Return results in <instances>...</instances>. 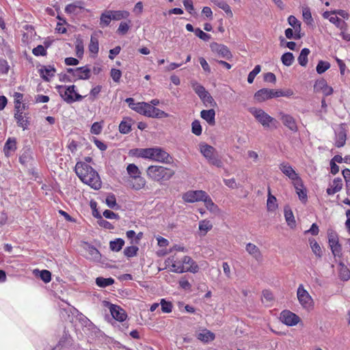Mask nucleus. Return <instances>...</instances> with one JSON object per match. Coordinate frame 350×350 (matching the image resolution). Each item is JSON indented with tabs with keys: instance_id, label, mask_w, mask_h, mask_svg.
<instances>
[{
	"instance_id": "nucleus-1",
	"label": "nucleus",
	"mask_w": 350,
	"mask_h": 350,
	"mask_svg": "<svg viewBox=\"0 0 350 350\" xmlns=\"http://www.w3.org/2000/svg\"><path fill=\"white\" fill-rule=\"evenodd\" d=\"M133 154L137 157L150 159L162 163H170L172 158L163 149L159 147L148 148H136Z\"/></svg>"
},
{
	"instance_id": "nucleus-2",
	"label": "nucleus",
	"mask_w": 350,
	"mask_h": 350,
	"mask_svg": "<svg viewBox=\"0 0 350 350\" xmlns=\"http://www.w3.org/2000/svg\"><path fill=\"white\" fill-rule=\"evenodd\" d=\"M249 111L265 129H273L277 128L278 121L264 110L259 108L250 107Z\"/></svg>"
},
{
	"instance_id": "nucleus-3",
	"label": "nucleus",
	"mask_w": 350,
	"mask_h": 350,
	"mask_svg": "<svg viewBox=\"0 0 350 350\" xmlns=\"http://www.w3.org/2000/svg\"><path fill=\"white\" fill-rule=\"evenodd\" d=\"M297 296L299 304L304 308L306 310L312 308L314 305L313 299L308 292L304 288L303 284L299 285L297 290Z\"/></svg>"
},
{
	"instance_id": "nucleus-4",
	"label": "nucleus",
	"mask_w": 350,
	"mask_h": 350,
	"mask_svg": "<svg viewBox=\"0 0 350 350\" xmlns=\"http://www.w3.org/2000/svg\"><path fill=\"white\" fill-rule=\"evenodd\" d=\"M291 178L292 183L295 187V192L298 196L299 200L306 204L308 201V191L304 186L303 180L300 176H288Z\"/></svg>"
},
{
	"instance_id": "nucleus-5",
	"label": "nucleus",
	"mask_w": 350,
	"mask_h": 350,
	"mask_svg": "<svg viewBox=\"0 0 350 350\" xmlns=\"http://www.w3.org/2000/svg\"><path fill=\"white\" fill-rule=\"evenodd\" d=\"M208 193L203 190H189L183 195V200L187 203L203 202Z\"/></svg>"
},
{
	"instance_id": "nucleus-6",
	"label": "nucleus",
	"mask_w": 350,
	"mask_h": 350,
	"mask_svg": "<svg viewBox=\"0 0 350 350\" xmlns=\"http://www.w3.org/2000/svg\"><path fill=\"white\" fill-rule=\"evenodd\" d=\"M335 146L341 148L345 146L347 140V124L342 123L334 129Z\"/></svg>"
},
{
	"instance_id": "nucleus-7",
	"label": "nucleus",
	"mask_w": 350,
	"mask_h": 350,
	"mask_svg": "<svg viewBox=\"0 0 350 350\" xmlns=\"http://www.w3.org/2000/svg\"><path fill=\"white\" fill-rule=\"evenodd\" d=\"M165 264L167 266L170 265L172 267L170 269L172 272L177 273H185L182 257L179 258L176 255L170 256L165 260Z\"/></svg>"
},
{
	"instance_id": "nucleus-8",
	"label": "nucleus",
	"mask_w": 350,
	"mask_h": 350,
	"mask_svg": "<svg viewBox=\"0 0 350 350\" xmlns=\"http://www.w3.org/2000/svg\"><path fill=\"white\" fill-rule=\"evenodd\" d=\"M122 181L126 186L135 190L142 189L146 185L143 176H122Z\"/></svg>"
},
{
	"instance_id": "nucleus-9",
	"label": "nucleus",
	"mask_w": 350,
	"mask_h": 350,
	"mask_svg": "<svg viewBox=\"0 0 350 350\" xmlns=\"http://www.w3.org/2000/svg\"><path fill=\"white\" fill-rule=\"evenodd\" d=\"M299 320V317L296 314L287 310H283L280 315V321L287 326L296 325Z\"/></svg>"
},
{
	"instance_id": "nucleus-10",
	"label": "nucleus",
	"mask_w": 350,
	"mask_h": 350,
	"mask_svg": "<svg viewBox=\"0 0 350 350\" xmlns=\"http://www.w3.org/2000/svg\"><path fill=\"white\" fill-rule=\"evenodd\" d=\"M58 92L61 97L68 103H72L75 102L73 93H75V85H72L69 86L58 85L57 86Z\"/></svg>"
},
{
	"instance_id": "nucleus-11",
	"label": "nucleus",
	"mask_w": 350,
	"mask_h": 350,
	"mask_svg": "<svg viewBox=\"0 0 350 350\" xmlns=\"http://www.w3.org/2000/svg\"><path fill=\"white\" fill-rule=\"evenodd\" d=\"M200 152L203 156L209 161L211 163L216 165L219 161L215 156V149L206 144H202L200 145Z\"/></svg>"
},
{
	"instance_id": "nucleus-12",
	"label": "nucleus",
	"mask_w": 350,
	"mask_h": 350,
	"mask_svg": "<svg viewBox=\"0 0 350 350\" xmlns=\"http://www.w3.org/2000/svg\"><path fill=\"white\" fill-rule=\"evenodd\" d=\"M109 309L112 317L116 321L123 323L127 318V314L125 310L120 306L108 303Z\"/></svg>"
},
{
	"instance_id": "nucleus-13",
	"label": "nucleus",
	"mask_w": 350,
	"mask_h": 350,
	"mask_svg": "<svg viewBox=\"0 0 350 350\" xmlns=\"http://www.w3.org/2000/svg\"><path fill=\"white\" fill-rule=\"evenodd\" d=\"M67 72L71 74L75 79H88L90 77V69L88 66L77 68H67Z\"/></svg>"
},
{
	"instance_id": "nucleus-14",
	"label": "nucleus",
	"mask_w": 350,
	"mask_h": 350,
	"mask_svg": "<svg viewBox=\"0 0 350 350\" xmlns=\"http://www.w3.org/2000/svg\"><path fill=\"white\" fill-rule=\"evenodd\" d=\"M210 47L211 51L220 57L230 59L232 56L228 48L224 44L213 42Z\"/></svg>"
},
{
	"instance_id": "nucleus-15",
	"label": "nucleus",
	"mask_w": 350,
	"mask_h": 350,
	"mask_svg": "<svg viewBox=\"0 0 350 350\" xmlns=\"http://www.w3.org/2000/svg\"><path fill=\"white\" fill-rule=\"evenodd\" d=\"M76 175H98V174L85 162H77L75 165Z\"/></svg>"
},
{
	"instance_id": "nucleus-16",
	"label": "nucleus",
	"mask_w": 350,
	"mask_h": 350,
	"mask_svg": "<svg viewBox=\"0 0 350 350\" xmlns=\"http://www.w3.org/2000/svg\"><path fill=\"white\" fill-rule=\"evenodd\" d=\"M182 262L183 263L185 272L196 273L198 271L199 267L191 257L184 256L182 257Z\"/></svg>"
},
{
	"instance_id": "nucleus-17",
	"label": "nucleus",
	"mask_w": 350,
	"mask_h": 350,
	"mask_svg": "<svg viewBox=\"0 0 350 350\" xmlns=\"http://www.w3.org/2000/svg\"><path fill=\"white\" fill-rule=\"evenodd\" d=\"M81 182L90 186L92 189L98 190L101 187L100 176H78Z\"/></svg>"
},
{
	"instance_id": "nucleus-18",
	"label": "nucleus",
	"mask_w": 350,
	"mask_h": 350,
	"mask_svg": "<svg viewBox=\"0 0 350 350\" xmlns=\"http://www.w3.org/2000/svg\"><path fill=\"white\" fill-rule=\"evenodd\" d=\"M55 67L51 65L43 66L39 69L40 77L46 81H49L55 76Z\"/></svg>"
},
{
	"instance_id": "nucleus-19",
	"label": "nucleus",
	"mask_w": 350,
	"mask_h": 350,
	"mask_svg": "<svg viewBox=\"0 0 350 350\" xmlns=\"http://www.w3.org/2000/svg\"><path fill=\"white\" fill-rule=\"evenodd\" d=\"M342 188V180L340 177L334 179L332 183H329V187L326 189V193L329 196H332L336 193L340 191Z\"/></svg>"
},
{
	"instance_id": "nucleus-20",
	"label": "nucleus",
	"mask_w": 350,
	"mask_h": 350,
	"mask_svg": "<svg viewBox=\"0 0 350 350\" xmlns=\"http://www.w3.org/2000/svg\"><path fill=\"white\" fill-rule=\"evenodd\" d=\"M85 245L86 247L85 250L88 254L87 258L92 260L94 261H100L101 258V254L98 249H96L94 245L85 242Z\"/></svg>"
},
{
	"instance_id": "nucleus-21",
	"label": "nucleus",
	"mask_w": 350,
	"mask_h": 350,
	"mask_svg": "<svg viewBox=\"0 0 350 350\" xmlns=\"http://www.w3.org/2000/svg\"><path fill=\"white\" fill-rule=\"evenodd\" d=\"M148 175H173L171 170L160 165H151L147 170Z\"/></svg>"
},
{
	"instance_id": "nucleus-22",
	"label": "nucleus",
	"mask_w": 350,
	"mask_h": 350,
	"mask_svg": "<svg viewBox=\"0 0 350 350\" xmlns=\"http://www.w3.org/2000/svg\"><path fill=\"white\" fill-rule=\"evenodd\" d=\"M280 116L281 120L282 121L284 126L288 127L293 132H296L297 131V126L295 120L293 116L283 113H280Z\"/></svg>"
},
{
	"instance_id": "nucleus-23",
	"label": "nucleus",
	"mask_w": 350,
	"mask_h": 350,
	"mask_svg": "<svg viewBox=\"0 0 350 350\" xmlns=\"http://www.w3.org/2000/svg\"><path fill=\"white\" fill-rule=\"evenodd\" d=\"M14 118L18 126L23 128L24 131L28 129L29 125V118L23 115V111H16Z\"/></svg>"
},
{
	"instance_id": "nucleus-24",
	"label": "nucleus",
	"mask_w": 350,
	"mask_h": 350,
	"mask_svg": "<svg viewBox=\"0 0 350 350\" xmlns=\"http://www.w3.org/2000/svg\"><path fill=\"white\" fill-rule=\"evenodd\" d=\"M197 338L204 343H209L215 338V334L211 331L204 328L198 334Z\"/></svg>"
},
{
	"instance_id": "nucleus-25",
	"label": "nucleus",
	"mask_w": 350,
	"mask_h": 350,
	"mask_svg": "<svg viewBox=\"0 0 350 350\" xmlns=\"http://www.w3.org/2000/svg\"><path fill=\"white\" fill-rule=\"evenodd\" d=\"M16 139L14 137H9L3 147V152L6 157H10L16 150Z\"/></svg>"
},
{
	"instance_id": "nucleus-26",
	"label": "nucleus",
	"mask_w": 350,
	"mask_h": 350,
	"mask_svg": "<svg viewBox=\"0 0 350 350\" xmlns=\"http://www.w3.org/2000/svg\"><path fill=\"white\" fill-rule=\"evenodd\" d=\"M272 89L262 88L257 91L254 94V98L258 102H263L271 98Z\"/></svg>"
},
{
	"instance_id": "nucleus-27",
	"label": "nucleus",
	"mask_w": 350,
	"mask_h": 350,
	"mask_svg": "<svg viewBox=\"0 0 350 350\" xmlns=\"http://www.w3.org/2000/svg\"><path fill=\"white\" fill-rule=\"evenodd\" d=\"M33 161V152L29 148L24 150L19 157L20 163L25 166L31 165Z\"/></svg>"
},
{
	"instance_id": "nucleus-28",
	"label": "nucleus",
	"mask_w": 350,
	"mask_h": 350,
	"mask_svg": "<svg viewBox=\"0 0 350 350\" xmlns=\"http://www.w3.org/2000/svg\"><path fill=\"white\" fill-rule=\"evenodd\" d=\"M77 319L81 323L83 329H86L88 331H93L96 329L94 324L82 313L77 314Z\"/></svg>"
},
{
	"instance_id": "nucleus-29",
	"label": "nucleus",
	"mask_w": 350,
	"mask_h": 350,
	"mask_svg": "<svg viewBox=\"0 0 350 350\" xmlns=\"http://www.w3.org/2000/svg\"><path fill=\"white\" fill-rule=\"evenodd\" d=\"M200 116L202 119L206 121V122L213 126L215 124V111L214 109H211L208 110H202L200 112Z\"/></svg>"
},
{
	"instance_id": "nucleus-30",
	"label": "nucleus",
	"mask_w": 350,
	"mask_h": 350,
	"mask_svg": "<svg viewBox=\"0 0 350 350\" xmlns=\"http://www.w3.org/2000/svg\"><path fill=\"white\" fill-rule=\"evenodd\" d=\"M246 251L252 255L256 260L260 261L262 259V254L259 248L253 243H248L245 247Z\"/></svg>"
},
{
	"instance_id": "nucleus-31",
	"label": "nucleus",
	"mask_w": 350,
	"mask_h": 350,
	"mask_svg": "<svg viewBox=\"0 0 350 350\" xmlns=\"http://www.w3.org/2000/svg\"><path fill=\"white\" fill-rule=\"evenodd\" d=\"M132 119L124 118L119 124V131L122 134H127L131 131Z\"/></svg>"
},
{
	"instance_id": "nucleus-32",
	"label": "nucleus",
	"mask_w": 350,
	"mask_h": 350,
	"mask_svg": "<svg viewBox=\"0 0 350 350\" xmlns=\"http://www.w3.org/2000/svg\"><path fill=\"white\" fill-rule=\"evenodd\" d=\"M83 8L84 3L81 1H77L68 4L65 8V12L68 14H75L77 9L82 10Z\"/></svg>"
},
{
	"instance_id": "nucleus-33",
	"label": "nucleus",
	"mask_w": 350,
	"mask_h": 350,
	"mask_svg": "<svg viewBox=\"0 0 350 350\" xmlns=\"http://www.w3.org/2000/svg\"><path fill=\"white\" fill-rule=\"evenodd\" d=\"M284 217L287 225L290 228H293L295 226L296 221L293 213L288 206L284 208Z\"/></svg>"
},
{
	"instance_id": "nucleus-34",
	"label": "nucleus",
	"mask_w": 350,
	"mask_h": 350,
	"mask_svg": "<svg viewBox=\"0 0 350 350\" xmlns=\"http://www.w3.org/2000/svg\"><path fill=\"white\" fill-rule=\"evenodd\" d=\"M115 282V280L111 278H103V277H97L95 280L96 284L100 288H106L109 286L113 284Z\"/></svg>"
},
{
	"instance_id": "nucleus-35",
	"label": "nucleus",
	"mask_w": 350,
	"mask_h": 350,
	"mask_svg": "<svg viewBox=\"0 0 350 350\" xmlns=\"http://www.w3.org/2000/svg\"><path fill=\"white\" fill-rule=\"evenodd\" d=\"M124 240L122 238H117L109 242V248L111 251L118 252H120L124 245Z\"/></svg>"
},
{
	"instance_id": "nucleus-36",
	"label": "nucleus",
	"mask_w": 350,
	"mask_h": 350,
	"mask_svg": "<svg viewBox=\"0 0 350 350\" xmlns=\"http://www.w3.org/2000/svg\"><path fill=\"white\" fill-rule=\"evenodd\" d=\"M213 225L209 220L203 219L199 222V230L200 231V236H204L206 234L212 229Z\"/></svg>"
},
{
	"instance_id": "nucleus-37",
	"label": "nucleus",
	"mask_w": 350,
	"mask_h": 350,
	"mask_svg": "<svg viewBox=\"0 0 350 350\" xmlns=\"http://www.w3.org/2000/svg\"><path fill=\"white\" fill-rule=\"evenodd\" d=\"M14 98V103H15V111H24L25 109V105H22V99L23 98V94L19 92H14L13 95Z\"/></svg>"
},
{
	"instance_id": "nucleus-38",
	"label": "nucleus",
	"mask_w": 350,
	"mask_h": 350,
	"mask_svg": "<svg viewBox=\"0 0 350 350\" xmlns=\"http://www.w3.org/2000/svg\"><path fill=\"white\" fill-rule=\"evenodd\" d=\"M213 3L219 8L221 9L222 10H224L228 16L232 17L233 16V14H232V12L231 10V8H230V5L226 2H225L224 1H222V0H215L213 1Z\"/></svg>"
},
{
	"instance_id": "nucleus-39",
	"label": "nucleus",
	"mask_w": 350,
	"mask_h": 350,
	"mask_svg": "<svg viewBox=\"0 0 350 350\" xmlns=\"http://www.w3.org/2000/svg\"><path fill=\"white\" fill-rule=\"evenodd\" d=\"M203 202L205 206L210 212L216 213L219 211L218 206L213 202L208 194L206 195Z\"/></svg>"
},
{
	"instance_id": "nucleus-40",
	"label": "nucleus",
	"mask_w": 350,
	"mask_h": 350,
	"mask_svg": "<svg viewBox=\"0 0 350 350\" xmlns=\"http://www.w3.org/2000/svg\"><path fill=\"white\" fill-rule=\"evenodd\" d=\"M105 203L110 208L118 210L120 206L117 204L116 198L113 193H109L105 198Z\"/></svg>"
},
{
	"instance_id": "nucleus-41",
	"label": "nucleus",
	"mask_w": 350,
	"mask_h": 350,
	"mask_svg": "<svg viewBox=\"0 0 350 350\" xmlns=\"http://www.w3.org/2000/svg\"><path fill=\"white\" fill-rule=\"evenodd\" d=\"M191 87L196 94L200 98H202L205 94L208 92L206 90L204 86L198 83L196 81H192L191 82Z\"/></svg>"
},
{
	"instance_id": "nucleus-42",
	"label": "nucleus",
	"mask_w": 350,
	"mask_h": 350,
	"mask_svg": "<svg viewBox=\"0 0 350 350\" xmlns=\"http://www.w3.org/2000/svg\"><path fill=\"white\" fill-rule=\"evenodd\" d=\"M310 52V50L307 48H304L301 51L299 55L297 58V61L301 66H306L307 65L308 56Z\"/></svg>"
},
{
	"instance_id": "nucleus-43",
	"label": "nucleus",
	"mask_w": 350,
	"mask_h": 350,
	"mask_svg": "<svg viewBox=\"0 0 350 350\" xmlns=\"http://www.w3.org/2000/svg\"><path fill=\"white\" fill-rule=\"evenodd\" d=\"M160 306L161 311L163 313H170L173 309V304L172 301L167 300L165 298H162L160 300Z\"/></svg>"
},
{
	"instance_id": "nucleus-44",
	"label": "nucleus",
	"mask_w": 350,
	"mask_h": 350,
	"mask_svg": "<svg viewBox=\"0 0 350 350\" xmlns=\"http://www.w3.org/2000/svg\"><path fill=\"white\" fill-rule=\"evenodd\" d=\"M113 20L111 10L103 12L100 15V21L102 27H107L109 25L111 21Z\"/></svg>"
},
{
	"instance_id": "nucleus-45",
	"label": "nucleus",
	"mask_w": 350,
	"mask_h": 350,
	"mask_svg": "<svg viewBox=\"0 0 350 350\" xmlns=\"http://www.w3.org/2000/svg\"><path fill=\"white\" fill-rule=\"evenodd\" d=\"M111 13L112 15L113 20L115 21H120L121 19L127 18L130 15V13L126 10H111Z\"/></svg>"
},
{
	"instance_id": "nucleus-46",
	"label": "nucleus",
	"mask_w": 350,
	"mask_h": 350,
	"mask_svg": "<svg viewBox=\"0 0 350 350\" xmlns=\"http://www.w3.org/2000/svg\"><path fill=\"white\" fill-rule=\"evenodd\" d=\"M267 207L268 211H274L278 207L276 204V198L271 193L269 189L268 190Z\"/></svg>"
},
{
	"instance_id": "nucleus-47",
	"label": "nucleus",
	"mask_w": 350,
	"mask_h": 350,
	"mask_svg": "<svg viewBox=\"0 0 350 350\" xmlns=\"http://www.w3.org/2000/svg\"><path fill=\"white\" fill-rule=\"evenodd\" d=\"M329 22L335 25L340 30H347V24L338 16H331Z\"/></svg>"
},
{
	"instance_id": "nucleus-48",
	"label": "nucleus",
	"mask_w": 350,
	"mask_h": 350,
	"mask_svg": "<svg viewBox=\"0 0 350 350\" xmlns=\"http://www.w3.org/2000/svg\"><path fill=\"white\" fill-rule=\"evenodd\" d=\"M312 252L319 258L322 256V250L320 245L314 239H309Z\"/></svg>"
},
{
	"instance_id": "nucleus-49",
	"label": "nucleus",
	"mask_w": 350,
	"mask_h": 350,
	"mask_svg": "<svg viewBox=\"0 0 350 350\" xmlns=\"http://www.w3.org/2000/svg\"><path fill=\"white\" fill-rule=\"evenodd\" d=\"M37 271L38 275H37L44 283H49L51 280V273L46 269H42L39 271L38 269L34 271Z\"/></svg>"
},
{
	"instance_id": "nucleus-50",
	"label": "nucleus",
	"mask_w": 350,
	"mask_h": 350,
	"mask_svg": "<svg viewBox=\"0 0 350 350\" xmlns=\"http://www.w3.org/2000/svg\"><path fill=\"white\" fill-rule=\"evenodd\" d=\"M329 246L334 257L340 258L342 256V245L339 242L330 244Z\"/></svg>"
},
{
	"instance_id": "nucleus-51",
	"label": "nucleus",
	"mask_w": 350,
	"mask_h": 350,
	"mask_svg": "<svg viewBox=\"0 0 350 350\" xmlns=\"http://www.w3.org/2000/svg\"><path fill=\"white\" fill-rule=\"evenodd\" d=\"M294 56L292 53L286 52L281 57V61L284 66H290L294 62Z\"/></svg>"
},
{
	"instance_id": "nucleus-52",
	"label": "nucleus",
	"mask_w": 350,
	"mask_h": 350,
	"mask_svg": "<svg viewBox=\"0 0 350 350\" xmlns=\"http://www.w3.org/2000/svg\"><path fill=\"white\" fill-rule=\"evenodd\" d=\"M138 251L139 247L136 245L128 246L124 248V254L127 258H132L137 256Z\"/></svg>"
},
{
	"instance_id": "nucleus-53",
	"label": "nucleus",
	"mask_w": 350,
	"mask_h": 350,
	"mask_svg": "<svg viewBox=\"0 0 350 350\" xmlns=\"http://www.w3.org/2000/svg\"><path fill=\"white\" fill-rule=\"evenodd\" d=\"M89 50L91 53L94 54H97L99 50L98 40L96 37L93 36H92L90 38Z\"/></svg>"
},
{
	"instance_id": "nucleus-54",
	"label": "nucleus",
	"mask_w": 350,
	"mask_h": 350,
	"mask_svg": "<svg viewBox=\"0 0 350 350\" xmlns=\"http://www.w3.org/2000/svg\"><path fill=\"white\" fill-rule=\"evenodd\" d=\"M330 68V64L327 62L320 60L317 66L316 70L318 74L321 75L324 73Z\"/></svg>"
},
{
	"instance_id": "nucleus-55",
	"label": "nucleus",
	"mask_w": 350,
	"mask_h": 350,
	"mask_svg": "<svg viewBox=\"0 0 350 350\" xmlns=\"http://www.w3.org/2000/svg\"><path fill=\"white\" fill-rule=\"evenodd\" d=\"M288 24L292 26L295 32H300L301 30V23L299 22V21L294 16H290L288 18Z\"/></svg>"
},
{
	"instance_id": "nucleus-56",
	"label": "nucleus",
	"mask_w": 350,
	"mask_h": 350,
	"mask_svg": "<svg viewBox=\"0 0 350 350\" xmlns=\"http://www.w3.org/2000/svg\"><path fill=\"white\" fill-rule=\"evenodd\" d=\"M302 16H303L304 21L308 25H312V24L313 19H312V14H311V12H310V10L309 8H308V7L303 8Z\"/></svg>"
},
{
	"instance_id": "nucleus-57",
	"label": "nucleus",
	"mask_w": 350,
	"mask_h": 350,
	"mask_svg": "<svg viewBox=\"0 0 350 350\" xmlns=\"http://www.w3.org/2000/svg\"><path fill=\"white\" fill-rule=\"evenodd\" d=\"M280 169L284 175H297L288 163H282Z\"/></svg>"
},
{
	"instance_id": "nucleus-58",
	"label": "nucleus",
	"mask_w": 350,
	"mask_h": 350,
	"mask_svg": "<svg viewBox=\"0 0 350 350\" xmlns=\"http://www.w3.org/2000/svg\"><path fill=\"white\" fill-rule=\"evenodd\" d=\"M327 239L329 245L339 242L338 235L337 232L333 230H328Z\"/></svg>"
},
{
	"instance_id": "nucleus-59",
	"label": "nucleus",
	"mask_w": 350,
	"mask_h": 350,
	"mask_svg": "<svg viewBox=\"0 0 350 350\" xmlns=\"http://www.w3.org/2000/svg\"><path fill=\"white\" fill-rule=\"evenodd\" d=\"M152 118H168L169 114L162 110H161L159 108H157L154 107V109H152Z\"/></svg>"
},
{
	"instance_id": "nucleus-60",
	"label": "nucleus",
	"mask_w": 350,
	"mask_h": 350,
	"mask_svg": "<svg viewBox=\"0 0 350 350\" xmlns=\"http://www.w3.org/2000/svg\"><path fill=\"white\" fill-rule=\"evenodd\" d=\"M191 131L197 136H199L202 134V129L200 121L196 120L192 122Z\"/></svg>"
},
{
	"instance_id": "nucleus-61",
	"label": "nucleus",
	"mask_w": 350,
	"mask_h": 350,
	"mask_svg": "<svg viewBox=\"0 0 350 350\" xmlns=\"http://www.w3.org/2000/svg\"><path fill=\"white\" fill-rule=\"evenodd\" d=\"M261 67L260 65H256L254 68L249 73L247 76V82L252 83L256 76L260 72Z\"/></svg>"
},
{
	"instance_id": "nucleus-62",
	"label": "nucleus",
	"mask_w": 350,
	"mask_h": 350,
	"mask_svg": "<svg viewBox=\"0 0 350 350\" xmlns=\"http://www.w3.org/2000/svg\"><path fill=\"white\" fill-rule=\"evenodd\" d=\"M200 99L206 105H209L210 106H215L216 105L213 98L208 92L200 98Z\"/></svg>"
},
{
	"instance_id": "nucleus-63",
	"label": "nucleus",
	"mask_w": 350,
	"mask_h": 350,
	"mask_svg": "<svg viewBox=\"0 0 350 350\" xmlns=\"http://www.w3.org/2000/svg\"><path fill=\"white\" fill-rule=\"evenodd\" d=\"M32 53L35 56H45L46 55V50L42 45H38L32 50Z\"/></svg>"
},
{
	"instance_id": "nucleus-64",
	"label": "nucleus",
	"mask_w": 350,
	"mask_h": 350,
	"mask_svg": "<svg viewBox=\"0 0 350 350\" xmlns=\"http://www.w3.org/2000/svg\"><path fill=\"white\" fill-rule=\"evenodd\" d=\"M339 276L341 280L347 281L350 279V271L347 267H342L339 273Z\"/></svg>"
}]
</instances>
